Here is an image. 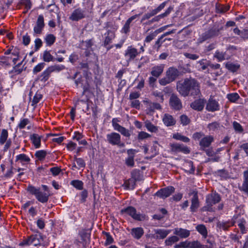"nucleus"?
<instances>
[{
	"instance_id": "obj_50",
	"label": "nucleus",
	"mask_w": 248,
	"mask_h": 248,
	"mask_svg": "<svg viewBox=\"0 0 248 248\" xmlns=\"http://www.w3.org/2000/svg\"><path fill=\"white\" fill-rule=\"evenodd\" d=\"M20 160L21 162H29L30 158L25 154H20L16 156V161Z\"/></svg>"
},
{
	"instance_id": "obj_34",
	"label": "nucleus",
	"mask_w": 248,
	"mask_h": 248,
	"mask_svg": "<svg viewBox=\"0 0 248 248\" xmlns=\"http://www.w3.org/2000/svg\"><path fill=\"white\" fill-rule=\"evenodd\" d=\"M234 225V222L230 223V221H219L217 223V227L222 229L224 231H227L232 226Z\"/></svg>"
},
{
	"instance_id": "obj_48",
	"label": "nucleus",
	"mask_w": 248,
	"mask_h": 248,
	"mask_svg": "<svg viewBox=\"0 0 248 248\" xmlns=\"http://www.w3.org/2000/svg\"><path fill=\"white\" fill-rule=\"evenodd\" d=\"M51 73L55 71L59 72L65 68L63 65H54L48 67Z\"/></svg>"
},
{
	"instance_id": "obj_1",
	"label": "nucleus",
	"mask_w": 248,
	"mask_h": 248,
	"mask_svg": "<svg viewBox=\"0 0 248 248\" xmlns=\"http://www.w3.org/2000/svg\"><path fill=\"white\" fill-rule=\"evenodd\" d=\"M176 89L182 96H198L200 94V84L195 78H186L183 81H179L176 84Z\"/></svg>"
},
{
	"instance_id": "obj_15",
	"label": "nucleus",
	"mask_w": 248,
	"mask_h": 248,
	"mask_svg": "<svg viewBox=\"0 0 248 248\" xmlns=\"http://www.w3.org/2000/svg\"><path fill=\"white\" fill-rule=\"evenodd\" d=\"M44 18L43 15H39L38 17L36 25L34 26L33 31L36 34H41L44 28Z\"/></svg>"
},
{
	"instance_id": "obj_54",
	"label": "nucleus",
	"mask_w": 248,
	"mask_h": 248,
	"mask_svg": "<svg viewBox=\"0 0 248 248\" xmlns=\"http://www.w3.org/2000/svg\"><path fill=\"white\" fill-rule=\"evenodd\" d=\"M239 98V95L237 93H232L227 95V98L232 102H235Z\"/></svg>"
},
{
	"instance_id": "obj_32",
	"label": "nucleus",
	"mask_w": 248,
	"mask_h": 248,
	"mask_svg": "<svg viewBox=\"0 0 248 248\" xmlns=\"http://www.w3.org/2000/svg\"><path fill=\"white\" fill-rule=\"evenodd\" d=\"M196 230L200 233L203 238L207 237L208 231L206 226L203 224H198L196 226Z\"/></svg>"
},
{
	"instance_id": "obj_38",
	"label": "nucleus",
	"mask_w": 248,
	"mask_h": 248,
	"mask_svg": "<svg viewBox=\"0 0 248 248\" xmlns=\"http://www.w3.org/2000/svg\"><path fill=\"white\" fill-rule=\"evenodd\" d=\"M56 40V37L52 34H48L45 38V41L48 46H52Z\"/></svg>"
},
{
	"instance_id": "obj_7",
	"label": "nucleus",
	"mask_w": 248,
	"mask_h": 248,
	"mask_svg": "<svg viewBox=\"0 0 248 248\" xmlns=\"http://www.w3.org/2000/svg\"><path fill=\"white\" fill-rule=\"evenodd\" d=\"M121 213L122 214L128 215L135 220H142L141 215L137 213L136 209L134 207L128 206L126 208L122 209L121 210Z\"/></svg>"
},
{
	"instance_id": "obj_55",
	"label": "nucleus",
	"mask_w": 248,
	"mask_h": 248,
	"mask_svg": "<svg viewBox=\"0 0 248 248\" xmlns=\"http://www.w3.org/2000/svg\"><path fill=\"white\" fill-rule=\"evenodd\" d=\"M181 124L183 125H186L190 123V120L186 115H182L180 116Z\"/></svg>"
},
{
	"instance_id": "obj_52",
	"label": "nucleus",
	"mask_w": 248,
	"mask_h": 248,
	"mask_svg": "<svg viewBox=\"0 0 248 248\" xmlns=\"http://www.w3.org/2000/svg\"><path fill=\"white\" fill-rule=\"evenodd\" d=\"M214 57L217 58L218 62H221L225 59V53L217 50L215 52Z\"/></svg>"
},
{
	"instance_id": "obj_56",
	"label": "nucleus",
	"mask_w": 248,
	"mask_h": 248,
	"mask_svg": "<svg viewBox=\"0 0 248 248\" xmlns=\"http://www.w3.org/2000/svg\"><path fill=\"white\" fill-rule=\"evenodd\" d=\"M42 95L40 93H36L33 96V100L32 101V106H34L37 104L40 100L42 99Z\"/></svg>"
},
{
	"instance_id": "obj_10",
	"label": "nucleus",
	"mask_w": 248,
	"mask_h": 248,
	"mask_svg": "<svg viewBox=\"0 0 248 248\" xmlns=\"http://www.w3.org/2000/svg\"><path fill=\"white\" fill-rule=\"evenodd\" d=\"M174 190L175 188L173 186H169L160 189L155 193V195L160 198L165 199L173 193Z\"/></svg>"
},
{
	"instance_id": "obj_62",
	"label": "nucleus",
	"mask_w": 248,
	"mask_h": 248,
	"mask_svg": "<svg viewBox=\"0 0 248 248\" xmlns=\"http://www.w3.org/2000/svg\"><path fill=\"white\" fill-rule=\"evenodd\" d=\"M35 51H37L42 46V41L40 38H37L34 41Z\"/></svg>"
},
{
	"instance_id": "obj_43",
	"label": "nucleus",
	"mask_w": 248,
	"mask_h": 248,
	"mask_svg": "<svg viewBox=\"0 0 248 248\" xmlns=\"http://www.w3.org/2000/svg\"><path fill=\"white\" fill-rule=\"evenodd\" d=\"M226 68L229 71L235 72L238 70L240 67V65L237 64H234L231 62H227L226 64Z\"/></svg>"
},
{
	"instance_id": "obj_58",
	"label": "nucleus",
	"mask_w": 248,
	"mask_h": 248,
	"mask_svg": "<svg viewBox=\"0 0 248 248\" xmlns=\"http://www.w3.org/2000/svg\"><path fill=\"white\" fill-rule=\"evenodd\" d=\"M75 160L78 166V169L85 167V163L83 159L81 158H77L75 157Z\"/></svg>"
},
{
	"instance_id": "obj_27",
	"label": "nucleus",
	"mask_w": 248,
	"mask_h": 248,
	"mask_svg": "<svg viewBox=\"0 0 248 248\" xmlns=\"http://www.w3.org/2000/svg\"><path fill=\"white\" fill-rule=\"evenodd\" d=\"M163 121L164 124L167 126H170L175 125L176 123L175 120L173 118L172 116L169 114H165L163 118Z\"/></svg>"
},
{
	"instance_id": "obj_35",
	"label": "nucleus",
	"mask_w": 248,
	"mask_h": 248,
	"mask_svg": "<svg viewBox=\"0 0 248 248\" xmlns=\"http://www.w3.org/2000/svg\"><path fill=\"white\" fill-rule=\"evenodd\" d=\"M179 241V238L176 235L171 236L166 239L165 241L166 246H171L174 243Z\"/></svg>"
},
{
	"instance_id": "obj_8",
	"label": "nucleus",
	"mask_w": 248,
	"mask_h": 248,
	"mask_svg": "<svg viewBox=\"0 0 248 248\" xmlns=\"http://www.w3.org/2000/svg\"><path fill=\"white\" fill-rule=\"evenodd\" d=\"M170 151L173 153H183L186 154H189L190 152L189 149L183 144L170 143Z\"/></svg>"
},
{
	"instance_id": "obj_16",
	"label": "nucleus",
	"mask_w": 248,
	"mask_h": 248,
	"mask_svg": "<svg viewBox=\"0 0 248 248\" xmlns=\"http://www.w3.org/2000/svg\"><path fill=\"white\" fill-rule=\"evenodd\" d=\"M138 55V50L132 46H128L124 53V56L128 59L127 61L133 60Z\"/></svg>"
},
{
	"instance_id": "obj_9",
	"label": "nucleus",
	"mask_w": 248,
	"mask_h": 248,
	"mask_svg": "<svg viewBox=\"0 0 248 248\" xmlns=\"http://www.w3.org/2000/svg\"><path fill=\"white\" fill-rule=\"evenodd\" d=\"M189 195L193 196L191 199L190 211L192 212H195L200 206L198 191L196 190H191L189 193Z\"/></svg>"
},
{
	"instance_id": "obj_22",
	"label": "nucleus",
	"mask_w": 248,
	"mask_h": 248,
	"mask_svg": "<svg viewBox=\"0 0 248 248\" xmlns=\"http://www.w3.org/2000/svg\"><path fill=\"white\" fill-rule=\"evenodd\" d=\"M31 245L32 244L34 246H39L41 241L44 240L43 236L41 233L35 234L30 236Z\"/></svg>"
},
{
	"instance_id": "obj_28",
	"label": "nucleus",
	"mask_w": 248,
	"mask_h": 248,
	"mask_svg": "<svg viewBox=\"0 0 248 248\" xmlns=\"http://www.w3.org/2000/svg\"><path fill=\"white\" fill-rule=\"evenodd\" d=\"M140 15H135L129 17L125 22L124 25L122 29V32L125 34H127L128 32L130 31V24L131 22L138 17Z\"/></svg>"
},
{
	"instance_id": "obj_46",
	"label": "nucleus",
	"mask_w": 248,
	"mask_h": 248,
	"mask_svg": "<svg viewBox=\"0 0 248 248\" xmlns=\"http://www.w3.org/2000/svg\"><path fill=\"white\" fill-rule=\"evenodd\" d=\"M246 223V221L244 218H242L238 221V226L239 227L242 233H245L247 232V229L245 228Z\"/></svg>"
},
{
	"instance_id": "obj_6",
	"label": "nucleus",
	"mask_w": 248,
	"mask_h": 248,
	"mask_svg": "<svg viewBox=\"0 0 248 248\" xmlns=\"http://www.w3.org/2000/svg\"><path fill=\"white\" fill-rule=\"evenodd\" d=\"M169 105L170 108L176 111L180 110L183 108L182 103L178 95L172 93L169 99Z\"/></svg>"
},
{
	"instance_id": "obj_17",
	"label": "nucleus",
	"mask_w": 248,
	"mask_h": 248,
	"mask_svg": "<svg viewBox=\"0 0 248 248\" xmlns=\"http://www.w3.org/2000/svg\"><path fill=\"white\" fill-rule=\"evenodd\" d=\"M206 109L210 112L219 110V105L216 100L210 98L206 104Z\"/></svg>"
},
{
	"instance_id": "obj_31",
	"label": "nucleus",
	"mask_w": 248,
	"mask_h": 248,
	"mask_svg": "<svg viewBox=\"0 0 248 248\" xmlns=\"http://www.w3.org/2000/svg\"><path fill=\"white\" fill-rule=\"evenodd\" d=\"M42 136L37 134H33L30 136V139L35 148H39L41 146Z\"/></svg>"
},
{
	"instance_id": "obj_26",
	"label": "nucleus",
	"mask_w": 248,
	"mask_h": 248,
	"mask_svg": "<svg viewBox=\"0 0 248 248\" xmlns=\"http://www.w3.org/2000/svg\"><path fill=\"white\" fill-rule=\"evenodd\" d=\"M173 10V7L170 6L164 13L157 16H155L149 21V24H151L155 22L158 21L160 19L163 18L167 16Z\"/></svg>"
},
{
	"instance_id": "obj_30",
	"label": "nucleus",
	"mask_w": 248,
	"mask_h": 248,
	"mask_svg": "<svg viewBox=\"0 0 248 248\" xmlns=\"http://www.w3.org/2000/svg\"><path fill=\"white\" fill-rule=\"evenodd\" d=\"M131 234L136 239H140L144 234V230L141 227H137L132 229Z\"/></svg>"
},
{
	"instance_id": "obj_4",
	"label": "nucleus",
	"mask_w": 248,
	"mask_h": 248,
	"mask_svg": "<svg viewBox=\"0 0 248 248\" xmlns=\"http://www.w3.org/2000/svg\"><path fill=\"white\" fill-rule=\"evenodd\" d=\"M27 190L31 194L34 195L39 202L45 203L48 201L50 196L48 192H43L39 188H36L32 186H29L27 188Z\"/></svg>"
},
{
	"instance_id": "obj_13",
	"label": "nucleus",
	"mask_w": 248,
	"mask_h": 248,
	"mask_svg": "<svg viewBox=\"0 0 248 248\" xmlns=\"http://www.w3.org/2000/svg\"><path fill=\"white\" fill-rule=\"evenodd\" d=\"M85 17V11L80 8L73 11L69 18L72 21H78Z\"/></svg>"
},
{
	"instance_id": "obj_45",
	"label": "nucleus",
	"mask_w": 248,
	"mask_h": 248,
	"mask_svg": "<svg viewBox=\"0 0 248 248\" xmlns=\"http://www.w3.org/2000/svg\"><path fill=\"white\" fill-rule=\"evenodd\" d=\"M102 233L106 237V240L105 243V246L110 245L113 243V242H114L113 238L112 237V236L110 235V234L109 232L103 231Z\"/></svg>"
},
{
	"instance_id": "obj_59",
	"label": "nucleus",
	"mask_w": 248,
	"mask_h": 248,
	"mask_svg": "<svg viewBox=\"0 0 248 248\" xmlns=\"http://www.w3.org/2000/svg\"><path fill=\"white\" fill-rule=\"evenodd\" d=\"M30 121L28 119L25 118L21 120L18 125V127L19 129H23L25 126L29 123Z\"/></svg>"
},
{
	"instance_id": "obj_51",
	"label": "nucleus",
	"mask_w": 248,
	"mask_h": 248,
	"mask_svg": "<svg viewBox=\"0 0 248 248\" xmlns=\"http://www.w3.org/2000/svg\"><path fill=\"white\" fill-rule=\"evenodd\" d=\"M232 125L234 129L236 132L241 133L244 131L243 127L241 125L236 121H234L232 123Z\"/></svg>"
},
{
	"instance_id": "obj_39",
	"label": "nucleus",
	"mask_w": 248,
	"mask_h": 248,
	"mask_svg": "<svg viewBox=\"0 0 248 248\" xmlns=\"http://www.w3.org/2000/svg\"><path fill=\"white\" fill-rule=\"evenodd\" d=\"M51 73V72L47 68L40 76V80L43 82L46 81L49 79Z\"/></svg>"
},
{
	"instance_id": "obj_29",
	"label": "nucleus",
	"mask_w": 248,
	"mask_h": 248,
	"mask_svg": "<svg viewBox=\"0 0 248 248\" xmlns=\"http://www.w3.org/2000/svg\"><path fill=\"white\" fill-rule=\"evenodd\" d=\"M147 105V109L150 112H154L155 110H161V106L158 103H153L149 101H144Z\"/></svg>"
},
{
	"instance_id": "obj_63",
	"label": "nucleus",
	"mask_w": 248,
	"mask_h": 248,
	"mask_svg": "<svg viewBox=\"0 0 248 248\" xmlns=\"http://www.w3.org/2000/svg\"><path fill=\"white\" fill-rule=\"evenodd\" d=\"M150 137V135L143 131L140 132L138 135V139L139 140H143L145 139L148 138Z\"/></svg>"
},
{
	"instance_id": "obj_64",
	"label": "nucleus",
	"mask_w": 248,
	"mask_h": 248,
	"mask_svg": "<svg viewBox=\"0 0 248 248\" xmlns=\"http://www.w3.org/2000/svg\"><path fill=\"white\" fill-rule=\"evenodd\" d=\"M202 245L198 241L190 242V248H201Z\"/></svg>"
},
{
	"instance_id": "obj_25",
	"label": "nucleus",
	"mask_w": 248,
	"mask_h": 248,
	"mask_svg": "<svg viewBox=\"0 0 248 248\" xmlns=\"http://www.w3.org/2000/svg\"><path fill=\"white\" fill-rule=\"evenodd\" d=\"M105 40L104 41V46L106 47L112 42V40L115 38V32L111 30H108L107 32L105 33Z\"/></svg>"
},
{
	"instance_id": "obj_61",
	"label": "nucleus",
	"mask_w": 248,
	"mask_h": 248,
	"mask_svg": "<svg viewBox=\"0 0 248 248\" xmlns=\"http://www.w3.org/2000/svg\"><path fill=\"white\" fill-rule=\"evenodd\" d=\"M80 196H81V199L80 202L82 203L84 202L86 200V198L88 197V191L87 190L84 189L80 193Z\"/></svg>"
},
{
	"instance_id": "obj_49",
	"label": "nucleus",
	"mask_w": 248,
	"mask_h": 248,
	"mask_svg": "<svg viewBox=\"0 0 248 248\" xmlns=\"http://www.w3.org/2000/svg\"><path fill=\"white\" fill-rule=\"evenodd\" d=\"M152 94L154 96L157 97V100L161 103H163L164 100V95L162 92H158V91H155L152 92Z\"/></svg>"
},
{
	"instance_id": "obj_44",
	"label": "nucleus",
	"mask_w": 248,
	"mask_h": 248,
	"mask_svg": "<svg viewBox=\"0 0 248 248\" xmlns=\"http://www.w3.org/2000/svg\"><path fill=\"white\" fill-rule=\"evenodd\" d=\"M71 185L78 190L83 189V183L78 180H73L71 182Z\"/></svg>"
},
{
	"instance_id": "obj_33",
	"label": "nucleus",
	"mask_w": 248,
	"mask_h": 248,
	"mask_svg": "<svg viewBox=\"0 0 248 248\" xmlns=\"http://www.w3.org/2000/svg\"><path fill=\"white\" fill-rule=\"evenodd\" d=\"M184 166L186 168V171L188 172L190 174H192L194 172L195 167L193 166V163L192 161H186L185 164H184Z\"/></svg>"
},
{
	"instance_id": "obj_21",
	"label": "nucleus",
	"mask_w": 248,
	"mask_h": 248,
	"mask_svg": "<svg viewBox=\"0 0 248 248\" xmlns=\"http://www.w3.org/2000/svg\"><path fill=\"white\" fill-rule=\"evenodd\" d=\"M173 234L180 238H186L189 236L190 231L182 228H176L174 229Z\"/></svg>"
},
{
	"instance_id": "obj_19",
	"label": "nucleus",
	"mask_w": 248,
	"mask_h": 248,
	"mask_svg": "<svg viewBox=\"0 0 248 248\" xmlns=\"http://www.w3.org/2000/svg\"><path fill=\"white\" fill-rule=\"evenodd\" d=\"M206 100L204 99H198L195 100L194 102L191 103L190 107L194 110L197 111H202L203 110Z\"/></svg>"
},
{
	"instance_id": "obj_60",
	"label": "nucleus",
	"mask_w": 248,
	"mask_h": 248,
	"mask_svg": "<svg viewBox=\"0 0 248 248\" xmlns=\"http://www.w3.org/2000/svg\"><path fill=\"white\" fill-rule=\"evenodd\" d=\"M198 63L200 64V65H201V69L202 70H205L207 67L209 66V62L203 59L199 61Z\"/></svg>"
},
{
	"instance_id": "obj_11",
	"label": "nucleus",
	"mask_w": 248,
	"mask_h": 248,
	"mask_svg": "<svg viewBox=\"0 0 248 248\" xmlns=\"http://www.w3.org/2000/svg\"><path fill=\"white\" fill-rule=\"evenodd\" d=\"M119 121L117 118H113L112 119V124L114 129L119 132L123 136L126 137H129L130 136L129 131L125 127L120 125L118 123Z\"/></svg>"
},
{
	"instance_id": "obj_3",
	"label": "nucleus",
	"mask_w": 248,
	"mask_h": 248,
	"mask_svg": "<svg viewBox=\"0 0 248 248\" xmlns=\"http://www.w3.org/2000/svg\"><path fill=\"white\" fill-rule=\"evenodd\" d=\"M179 75L180 72L177 68L170 67L166 72V76L159 80V83L162 86H165L175 80Z\"/></svg>"
},
{
	"instance_id": "obj_12",
	"label": "nucleus",
	"mask_w": 248,
	"mask_h": 248,
	"mask_svg": "<svg viewBox=\"0 0 248 248\" xmlns=\"http://www.w3.org/2000/svg\"><path fill=\"white\" fill-rule=\"evenodd\" d=\"M155 233L150 234V237L155 239H163L171 232V230L158 229L154 230Z\"/></svg>"
},
{
	"instance_id": "obj_2",
	"label": "nucleus",
	"mask_w": 248,
	"mask_h": 248,
	"mask_svg": "<svg viewBox=\"0 0 248 248\" xmlns=\"http://www.w3.org/2000/svg\"><path fill=\"white\" fill-rule=\"evenodd\" d=\"M221 200V197L219 194L217 192L212 193L206 196V205L202 208V211H209L214 212L215 211V208L212 206L213 205L218 203Z\"/></svg>"
},
{
	"instance_id": "obj_24",
	"label": "nucleus",
	"mask_w": 248,
	"mask_h": 248,
	"mask_svg": "<svg viewBox=\"0 0 248 248\" xmlns=\"http://www.w3.org/2000/svg\"><path fill=\"white\" fill-rule=\"evenodd\" d=\"M164 69V64L155 66L152 68L151 74L156 78H158L163 73Z\"/></svg>"
},
{
	"instance_id": "obj_23",
	"label": "nucleus",
	"mask_w": 248,
	"mask_h": 248,
	"mask_svg": "<svg viewBox=\"0 0 248 248\" xmlns=\"http://www.w3.org/2000/svg\"><path fill=\"white\" fill-rule=\"evenodd\" d=\"M244 180L241 186L239 187L240 191H243L248 195V170L244 171Z\"/></svg>"
},
{
	"instance_id": "obj_36",
	"label": "nucleus",
	"mask_w": 248,
	"mask_h": 248,
	"mask_svg": "<svg viewBox=\"0 0 248 248\" xmlns=\"http://www.w3.org/2000/svg\"><path fill=\"white\" fill-rule=\"evenodd\" d=\"M131 178L134 179L136 182L141 181L142 179V175L139 170L135 169L131 171Z\"/></svg>"
},
{
	"instance_id": "obj_41",
	"label": "nucleus",
	"mask_w": 248,
	"mask_h": 248,
	"mask_svg": "<svg viewBox=\"0 0 248 248\" xmlns=\"http://www.w3.org/2000/svg\"><path fill=\"white\" fill-rule=\"evenodd\" d=\"M145 125L148 130L151 132L156 133L158 131V127L154 125L149 121H146L145 122Z\"/></svg>"
},
{
	"instance_id": "obj_5",
	"label": "nucleus",
	"mask_w": 248,
	"mask_h": 248,
	"mask_svg": "<svg viewBox=\"0 0 248 248\" xmlns=\"http://www.w3.org/2000/svg\"><path fill=\"white\" fill-rule=\"evenodd\" d=\"M220 29L214 26L210 28L207 31L202 33L199 38V42L201 43L203 42L217 36L219 34Z\"/></svg>"
},
{
	"instance_id": "obj_53",
	"label": "nucleus",
	"mask_w": 248,
	"mask_h": 248,
	"mask_svg": "<svg viewBox=\"0 0 248 248\" xmlns=\"http://www.w3.org/2000/svg\"><path fill=\"white\" fill-rule=\"evenodd\" d=\"M220 127V124L217 122H214L210 123L208 125V128L210 130L215 131Z\"/></svg>"
},
{
	"instance_id": "obj_14",
	"label": "nucleus",
	"mask_w": 248,
	"mask_h": 248,
	"mask_svg": "<svg viewBox=\"0 0 248 248\" xmlns=\"http://www.w3.org/2000/svg\"><path fill=\"white\" fill-rule=\"evenodd\" d=\"M137 151L135 149H130L127 150L128 157L125 159V163L128 167H133L135 165L134 157Z\"/></svg>"
},
{
	"instance_id": "obj_18",
	"label": "nucleus",
	"mask_w": 248,
	"mask_h": 248,
	"mask_svg": "<svg viewBox=\"0 0 248 248\" xmlns=\"http://www.w3.org/2000/svg\"><path fill=\"white\" fill-rule=\"evenodd\" d=\"M107 141L112 145H116L121 140V136L119 134L115 132H112L106 136Z\"/></svg>"
},
{
	"instance_id": "obj_37",
	"label": "nucleus",
	"mask_w": 248,
	"mask_h": 248,
	"mask_svg": "<svg viewBox=\"0 0 248 248\" xmlns=\"http://www.w3.org/2000/svg\"><path fill=\"white\" fill-rule=\"evenodd\" d=\"M136 183V181L131 178L124 182L123 186L126 189H133L135 187Z\"/></svg>"
},
{
	"instance_id": "obj_40",
	"label": "nucleus",
	"mask_w": 248,
	"mask_h": 248,
	"mask_svg": "<svg viewBox=\"0 0 248 248\" xmlns=\"http://www.w3.org/2000/svg\"><path fill=\"white\" fill-rule=\"evenodd\" d=\"M8 132L6 129H2L0 134V144L3 145L7 141Z\"/></svg>"
},
{
	"instance_id": "obj_42",
	"label": "nucleus",
	"mask_w": 248,
	"mask_h": 248,
	"mask_svg": "<svg viewBox=\"0 0 248 248\" xmlns=\"http://www.w3.org/2000/svg\"><path fill=\"white\" fill-rule=\"evenodd\" d=\"M43 59V60L46 62H49L50 61H55V58L50 54V52L47 50H45L44 52Z\"/></svg>"
},
{
	"instance_id": "obj_47",
	"label": "nucleus",
	"mask_w": 248,
	"mask_h": 248,
	"mask_svg": "<svg viewBox=\"0 0 248 248\" xmlns=\"http://www.w3.org/2000/svg\"><path fill=\"white\" fill-rule=\"evenodd\" d=\"M47 153L45 150H39L36 152L35 156L39 160H43L46 156Z\"/></svg>"
},
{
	"instance_id": "obj_20",
	"label": "nucleus",
	"mask_w": 248,
	"mask_h": 248,
	"mask_svg": "<svg viewBox=\"0 0 248 248\" xmlns=\"http://www.w3.org/2000/svg\"><path fill=\"white\" fill-rule=\"evenodd\" d=\"M214 141V138L212 136H207L203 137L199 142L200 148L204 150L205 148L209 147Z\"/></svg>"
},
{
	"instance_id": "obj_57",
	"label": "nucleus",
	"mask_w": 248,
	"mask_h": 248,
	"mask_svg": "<svg viewBox=\"0 0 248 248\" xmlns=\"http://www.w3.org/2000/svg\"><path fill=\"white\" fill-rule=\"evenodd\" d=\"M46 64L44 62H41L38 64L33 69V72L34 74H36L40 72L42 69L44 67Z\"/></svg>"
}]
</instances>
